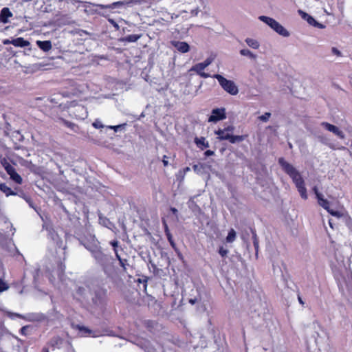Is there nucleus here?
<instances>
[{
  "label": "nucleus",
  "instance_id": "nucleus-1",
  "mask_svg": "<svg viewBox=\"0 0 352 352\" xmlns=\"http://www.w3.org/2000/svg\"><path fill=\"white\" fill-rule=\"evenodd\" d=\"M278 162L283 170L292 179L301 198L304 200H307L308 195L305 187V182L300 173L293 165L287 162L284 157H280Z\"/></svg>",
  "mask_w": 352,
  "mask_h": 352
},
{
  "label": "nucleus",
  "instance_id": "nucleus-2",
  "mask_svg": "<svg viewBox=\"0 0 352 352\" xmlns=\"http://www.w3.org/2000/svg\"><path fill=\"white\" fill-rule=\"evenodd\" d=\"M234 126L233 125H228L223 129H219L214 131V134L217 135V139L219 141L228 140L231 144H236L243 142L248 138V135H233Z\"/></svg>",
  "mask_w": 352,
  "mask_h": 352
},
{
  "label": "nucleus",
  "instance_id": "nucleus-3",
  "mask_svg": "<svg viewBox=\"0 0 352 352\" xmlns=\"http://www.w3.org/2000/svg\"><path fill=\"white\" fill-rule=\"evenodd\" d=\"M258 19L268 25L278 34L285 37H288L289 36V32L281 24H280L273 18L262 15L258 17Z\"/></svg>",
  "mask_w": 352,
  "mask_h": 352
},
{
  "label": "nucleus",
  "instance_id": "nucleus-4",
  "mask_svg": "<svg viewBox=\"0 0 352 352\" xmlns=\"http://www.w3.org/2000/svg\"><path fill=\"white\" fill-rule=\"evenodd\" d=\"M213 77L218 80L223 90L230 95L235 96L239 93L238 87L234 81L228 80L220 74H215Z\"/></svg>",
  "mask_w": 352,
  "mask_h": 352
},
{
  "label": "nucleus",
  "instance_id": "nucleus-5",
  "mask_svg": "<svg viewBox=\"0 0 352 352\" xmlns=\"http://www.w3.org/2000/svg\"><path fill=\"white\" fill-rule=\"evenodd\" d=\"M0 162L12 181L17 184H21L23 183L22 177L16 173L14 167L10 164L8 159L3 157L1 159Z\"/></svg>",
  "mask_w": 352,
  "mask_h": 352
},
{
  "label": "nucleus",
  "instance_id": "nucleus-6",
  "mask_svg": "<svg viewBox=\"0 0 352 352\" xmlns=\"http://www.w3.org/2000/svg\"><path fill=\"white\" fill-rule=\"evenodd\" d=\"M107 299V291L100 286H97L94 289V296L92 302L96 307H104L106 305Z\"/></svg>",
  "mask_w": 352,
  "mask_h": 352
},
{
  "label": "nucleus",
  "instance_id": "nucleus-7",
  "mask_svg": "<svg viewBox=\"0 0 352 352\" xmlns=\"http://www.w3.org/2000/svg\"><path fill=\"white\" fill-rule=\"evenodd\" d=\"M212 60L210 58H208L204 62L197 63L193 65L190 68V72L193 71L201 77L207 78L210 77V75L209 74L204 72V70L212 63Z\"/></svg>",
  "mask_w": 352,
  "mask_h": 352
},
{
  "label": "nucleus",
  "instance_id": "nucleus-8",
  "mask_svg": "<svg viewBox=\"0 0 352 352\" xmlns=\"http://www.w3.org/2000/svg\"><path fill=\"white\" fill-rule=\"evenodd\" d=\"M86 249H87L91 254V256L100 265H104L107 259V256L101 250L100 248L97 245L89 246L84 245Z\"/></svg>",
  "mask_w": 352,
  "mask_h": 352
},
{
  "label": "nucleus",
  "instance_id": "nucleus-9",
  "mask_svg": "<svg viewBox=\"0 0 352 352\" xmlns=\"http://www.w3.org/2000/svg\"><path fill=\"white\" fill-rule=\"evenodd\" d=\"M65 252H63V257L56 261L54 266L52 267V274H55L58 278H62L65 271Z\"/></svg>",
  "mask_w": 352,
  "mask_h": 352
},
{
  "label": "nucleus",
  "instance_id": "nucleus-10",
  "mask_svg": "<svg viewBox=\"0 0 352 352\" xmlns=\"http://www.w3.org/2000/svg\"><path fill=\"white\" fill-rule=\"evenodd\" d=\"M226 118V109L223 107L213 109L208 119V122L216 123Z\"/></svg>",
  "mask_w": 352,
  "mask_h": 352
},
{
  "label": "nucleus",
  "instance_id": "nucleus-11",
  "mask_svg": "<svg viewBox=\"0 0 352 352\" xmlns=\"http://www.w3.org/2000/svg\"><path fill=\"white\" fill-rule=\"evenodd\" d=\"M318 204L322 207L324 210H326L332 216L336 217H340L341 214L338 211L333 210L330 208V203L329 201L324 199L323 197V195H322V197H320V195L318 196Z\"/></svg>",
  "mask_w": 352,
  "mask_h": 352
},
{
  "label": "nucleus",
  "instance_id": "nucleus-12",
  "mask_svg": "<svg viewBox=\"0 0 352 352\" xmlns=\"http://www.w3.org/2000/svg\"><path fill=\"white\" fill-rule=\"evenodd\" d=\"M320 125L327 131L333 133L335 135H336L340 139H344L345 135L338 126L331 124L327 122H322Z\"/></svg>",
  "mask_w": 352,
  "mask_h": 352
},
{
  "label": "nucleus",
  "instance_id": "nucleus-13",
  "mask_svg": "<svg viewBox=\"0 0 352 352\" xmlns=\"http://www.w3.org/2000/svg\"><path fill=\"white\" fill-rule=\"evenodd\" d=\"M50 238L56 243L58 248L62 249L65 251L66 246L63 245V241L58 236V234L54 230H50L49 233Z\"/></svg>",
  "mask_w": 352,
  "mask_h": 352
},
{
  "label": "nucleus",
  "instance_id": "nucleus-14",
  "mask_svg": "<svg viewBox=\"0 0 352 352\" xmlns=\"http://www.w3.org/2000/svg\"><path fill=\"white\" fill-rule=\"evenodd\" d=\"M72 327L74 329L78 330L80 337L89 336L92 334L93 331L87 327L80 324H72Z\"/></svg>",
  "mask_w": 352,
  "mask_h": 352
},
{
  "label": "nucleus",
  "instance_id": "nucleus-15",
  "mask_svg": "<svg viewBox=\"0 0 352 352\" xmlns=\"http://www.w3.org/2000/svg\"><path fill=\"white\" fill-rule=\"evenodd\" d=\"M12 13L8 8H3L0 12V22L2 23H8L9 18L12 16Z\"/></svg>",
  "mask_w": 352,
  "mask_h": 352
},
{
  "label": "nucleus",
  "instance_id": "nucleus-16",
  "mask_svg": "<svg viewBox=\"0 0 352 352\" xmlns=\"http://www.w3.org/2000/svg\"><path fill=\"white\" fill-rule=\"evenodd\" d=\"M54 120H60L65 126L70 129L72 131L75 133H78L79 131V127L76 124L69 122L61 117H56V118H54Z\"/></svg>",
  "mask_w": 352,
  "mask_h": 352
},
{
  "label": "nucleus",
  "instance_id": "nucleus-17",
  "mask_svg": "<svg viewBox=\"0 0 352 352\" xmlns=\"http://www.w3.org/2000/svg\"><path fill=\"white\" fill-rule=\"evenodd\" d=\"M172 45L182 53H186L190 50V46L186 42L173 41Z\"/></svg>",
  "mask_w": 352,
  "mask_h": 352
},
{
  "label": "nucleus",
  "instance_id": "nucleus-18",
  "mask_svg": "<svg viewBox=\"0 0 352 352\" xmlns=\"http://www.w3.org/2000/svg\"><path fill=\"white\" fill-rule=\"evenodd\" d=\"M4 268L3 264L0 261V293L7 290L9 288L8 285L3 280Z\"/></svg>",
  "mask_w": 352,
  "mask_h": 352
},
{
  "label": "nucleus",
  "instance_id": "nucleus-19",
  "mask_svg": "<svg viewBox=\"0 0 352 352\" xmlns=\"http://www.w3.org/2000/svg\"><path fill=\"white\" fill-rule=\"evenodd\" d=\"M10 43L15 47H28L30 45V42L28 41L25 40L22 37H19L11 40Z\"/></svg>",
  "mask_w": 352,
  "mask_h": 352
},
{
  "label": "nucleus",
  "instance_id": "nucleus-20",
  "mask_svg": "<svg viewBox=\"0 0 352 352\" xmlns=\"http://www.w3.org/2000/svg\"><path fill=\"white\" fill-rule=\"evenodd\" d=\"M36 43L39 48L44 52H48L52 49V43L50 41H38Z\"/></svg>",
  "mask_w": 352,
  "mask_h": 352
},
{
  "label": "nucleus",
  "instance_id": "nucleus-21",
  "mask_svg": "<svg viewBox=\"0 0 352 352\" xmlns=\"http://www.w3.org/2000/svg\"><path fill=\"white\" fill-rule=\"evenodd\" d=\"M195 143L197 144L198 147L201 148V149L209 147L208 142L206 141V138L204 137L195 138Z\"/></svg>",
  "mask_w": 352,
  "mask_h": 352
},
{
  "label": "nucleus",
  "instance_id": "nucleus-22",
  "mask_svg": "<svg viewBox=\"0 0 352 352\" xmlns=\"http://www.w3.org/2000/svg\"><path fill=\"white\" fill-rule=\"evenodd\" d=\"M141 34H130L120 38L122 42L134 43L136 42L140 37Z\"/></svg>",
  "mask_w": 352,
  "mask_h": 352
},
{
  "label": "nucleus",
  "instance_id": "nucleus-23",
  "mask_svg": "<svg viewBox=\"0 0 352 352\" xmlns=\"http://www.w3.org/2000/svg\"><path fill=\"white\" fill-rule=\"evenodd\" d=\"M0 190L3 192L7 197L10 195H16V193L14 192L10 187L6 184L2 183L0 184Z\"/></svg>",
  "mask_w": 352,
  "mask_h": 352
},
{
  "label": "nucleus",
  "instance_id": "nucleus-24",
  "mask_svg": "<svg viewBox=\"0 0 352 352\" xmlns=\"http://www.w3.org/2000/svg\"><path fill=\"white\" fill-rule=\"evenodd\" d=\"M245 41L249 47L253 49H258L260 46L259 43L253 38H247Z\"/></svg>",
  "mask_w": 352,
  "mask_h": 352
},
{
  "label": "nucleus",
  "instance_id": "nucleus-25",
  "mask_svg": "<svg viewBox=\"0 0 352 352\" xmlns=\"http://www.w3.org/2000/svg\"><path fill=\"white\" fill-rule=\"evenodd\" d=\"M236 238V234L234 229H230L228 236L226 238V243H232Z\"/></svg>",
  "mask_w": 352,
  "mask_h": 352
},
{
  "label": "nucleus",
  "instance_id": "nucleus-26",
  "mask_svg": "<svg viewBox=\"0 0 352 352\" xmlns=\"http://www.w3.org/2000/svg\"><path fill=\"white\" fill-rule=\"evenodd\" d=\"M166 238L170 245V246L174 249L175 251L177 252L178 249L177 248L176 243L174 241L173 237L171 233H166Z\"/></svg>",
  "mask_w": 352,
  "mask_h": 352
},
{
  "label": "nucleus",
  "instance_id": "nucleus-27",
  "mask_svg": "<svg viewBox=\"0 0 352 352\" xmlns=\"http://www.w3.org/2000/svg\"><path fill=\"white\" fill-rule=\"evenodd\" d=\"M304 14H305V19H306V20L309 24L314 25V26L318 27L319 23L315 20V19L314 17H312L311 16H310L307 14H305V13Z\"/></svg>",
  "mask_w": 352,
  "mask_h": 352
},
{
  "label": "nucleus",
  "instance_id": "nucleus-28",
  "mask_svg": "<svg viewBox=\"0 0 352 352\" xmlns=\"http://www.w3.org/2000/svg\"><path fill=\"white\" fill-rule=\"evenodd\" d=\"M116 257L118 260L120 265L122 267L123 270L126 271V266L128 265L127 259L121 258V256L119 254H117V256H116Z\"/></svg>",
  "mask_w": 352,
  "mask_h": 352
},
{
  "label": "nucleus",
  "instance_id": "nucleus-29",
  "mask_svg": "<svg viewBox=\"0 0 352 352\" xmlns=\"http://www.w3.org/2000/svg\"><path fill=\"white\" fill-rule=\"evenodd\" d=\"M240 54L242 56H249L252 59L256 58V55L248 49H243L240 50Z\"/></svg>",
  "mask_w": 352,
  "mask_h": 352
},
{
  "label": "nucleus",
  "instance_id": "nucleus-30",
  "mask_svg": "<svg viewBox=\"0 0 352 352\" xmlns=\"http://www.w3.org/2000/svg\"><path fill=\"white\" fill-rule=\"evenodd\" d=\"M252 240H253V245L255 248L256 252H258V239L255 230H252Z\"/></svg>",
  "mask_w": 352,
  "mask_h": 352
},
{
  "label": "nucleus",
  "instance_id": "nucleus-31",
  "mask_svg": "<svg viewBox=\"0 0 352 352\" xmlns=\"http://www.w3.org/2000/svg\"><path fill=\"white\" fill-rule=\"evenodd\" d=\"M110 244L113 247L115 255L117 256V254H119L118 252L119 242L117 240H113L110 241Z\"/></svg>",
  "mask_w": 352,
  "mask_h": 352
},
{
  "label": "nucleus",
  "instance_id": "nucleus-32",
  "mask_svg": "<svg viewBox=\"0 0 352 352\" xmlns=\"http://www.w3.org/2000/svg\"><path fill=\"white\" fill-rule=\"evenodd\" d=\"M76 296L82 298L85 295V289L82 287H78L76 291Z\"/></svg>",
  "mask_w": 352,
  "mask_h": 352
},
{
  "label": "nucleus",
  "instance_id": "nucleus-33",
  "mask_svg": "<svg viewBox=\"0 0 352 352\" xmlns=\"http://www.w3.org/2000/svg\"><path fill=\"white\" fill-rule=\"evenodd\" d=\"M126 124L124 123L122 124H118L116 126H109L108 128L113 129L115 132H117L120 129H124Z\"/></svg>",
  "mask_w": 352,
  "mask_h": 352
},
{
  "label": "nucleus",
  "instance_id": "nucleus-34",
  "mask_svg": "<svg viewBox=\"0 0 352 352\" xmlns=\"http://www.w3.org/2000/svg\"><path fill=\"white\" fill-rule=\"evenodd\" d=\"M218 252L222 257H226L228 253V250L223 246H220Z\"/></svg>",
  "mask_w": 352,
  "mask_h": 352
},
{
  "label": "nucleus",
  "instance_id": "nucleus-35",
  "mask_svg": "<svg viewBox=\"0 0 352 352\" xmlns=\"http://www.w3.org/2000/svg\"><path fill=\"white\" fill-rule=\"evenodd\" d=\"M271 116V113L270 112H266L265 114L261 116L258 118L260 120L263 122H267Z\"/></svg>",
  "mask_w": 352,
  "mask_h": 352
},
{
  "label": "nucleus",
  "instance_id": "nucleus-36",
  "mask_svg": "<svg viewBox=\"0 0 352 352\" xmlns=\"http://www.w3.org/2000/svg\"><path fill=\"white\" fill-rule=\"evenodd\" d=\"M124 4V3L123 1H117V2L113 3L111 5L107 6L106 7L109 8H114L117 6H122Z\"/></svg>",
  "mask_w": 352,
  "mask_h": 352
},
{
  "label": "nucleus",
  "instance_id": "nucleus-37",
  "mask_svg": "<svg viewBox=\"0 0 352 352\" xmlns=\"http://www.w3.org/2000/svg\"><path fill=\"white\" fill-rule=\"evenodd\" d=\"M331 52H332V53L333 54L336 55L337 56H342L341 52L338 49L335 47H333L331 48Z\"/></svg>",
  "mask_w": 352,
  "mask_h": 352
},
{
  "label": "nucleus",
  "instance_id": "nucleus-38",
  "mask_svg": "<svg viewBox=\"0 0 352 352\" xmlns=\"http://www.w3.org/2000/svg\"><path fill=\"white\" fill-rule=\"evenodd\" d=\"M93 126L95 128V129H102L104 127L103 124L100 122H94L93 124H92Z\"/></svg>",
  "mask_w": 352,
  "mask_h": 352
},
{
  "label": "nucleus",
  "instance_id": "nucleus-39",
  "mask_svg": "<svg viewBox=\"0 0 352 352\" xmlns=\"http://www.w3.org/2000/svg\"><path fill=\"white\" fill-rule=\"evenodd\" d=\"M28 326H23L20 329V333L23 336L27 335V329H28Z\"/></svg>",
  "mask_w": 352,
  "mask_h": 352
},
{
  "label": "nucleus",
  "instance_id": "nucleus-40",
  "mask_svg": "<svg viewBox=\"0 0 352 352\" xmlns=\"http://www.w3.org/2000/svg\"><path fill=\"white\" fill-rule=\"evenodd\" d=\"M200 168H203L202 164H194L192 166L193 170L197 173H198L199 171Z\"/></svg>",
  "mask_w": 352,
  "mask_h": 352
},
{
  "label": "nucleus",
  "instance_id": "nucleus-41",
  "mask_svg": "<svg viewBox=\"0 0 352 352\" xmlns=\"http://www.w3.org/2000/svg\"><path fill=\"white\" fill-rule=\"evenodd\" d=\"M313 191L314 194L316 195V199H318V196L320 195V197H322V194L318 191V189L316 186H314L313 188Z\"/></svg>",
  "mask_w": 352,
  "mask_h": 352
},
{
  "label": "nucleus",
  "instance_id": "nucleus-42",
  "mask_svg": "<svg viewBox=\"0 0 352 352\" xmlns=\"http://www.w3.org/2000/svg\"><path fill=\"white\" fill-rule=\"evenodd\" d=\"M167 159H168V157L166 155L163 156L162 163L164 166H167L168 165V162Z\"/></svg>",
  "mask_w": 352,
  "mask_h": 352
},
{
  "label": "nucleus",
  "instance_id": "nucleus-43",
  "mask_svg": "<svg viewBox=\"0 0 352 352\" xmlns=\"http://www.w3.org/2000/svg\"><path fill=\"white\" fill-rule=\"evenodd\" d=\"M204 154H205L206 156H211V155H213L214 154V152L213 151H211V150H207L205 152Z\"/></svg>",
  "mask_w": 352,
  "mask_h": 352
},
{
  "label": "nucleus",
  "instance_id": "nucleus-44",
  "mask_svg": "<svg viewBox=\"0 0 352 352\" xmlns=\"http://www.w3.org/2000/svg\"><path fill=\"white\" fill-rule=\"evenodd\" d=\"M170 211H171V212H173V214H174L175 215H177L178 210H177V209H176L175 208L171 207V208H170Z\"/></svg>",
  "mask_w": 352,
  "mask_h": 352
},
{
  "label": "nucleus",
  "instance_id": "nucleus-45",
  "mask_svg": "<svg viewBox=\"0 0 352 352\" xmlns=\"http://www.w3.org/2000/svg\"><path fill=\"white\" fill-rule=\"evenodd\" d=\"M298 302L300 305H304L305 302L304 301L302 300L301 296H300V294L298 295Z\"/></svg>",
  "mask_w": 352,
  "mask_h": 352
},
{
  "label": "nucleus",
  "instance_id": "nucleus-46",
  "mask_svg": "<svg viewBox=\"0 0 352 352\" xmlns=\"http://www.w3.org/2000/svg\"><path fill=\"white\" fill-rule=\"evenodd\" d=\"M164 232H165V234H166V233H170L169 229H168V226L165 223V226H164Z\"/></svg>",
  "mask_w": 352,
  "mask_h": 352
},
{
  "label": "nucleus",
  "instance_id": "nucleus-47",
  "mask_svg": "<svg viewBox=\"0 0 352 352\" xmlns=\"http://www.w3.org/2000/svg\"><path fill=\"white\" fill-rule=\"evenodd\" d=\"M197 302V299L196 298H194V299H190L189 300V302L191 304V305H194Z\"/></svg>",
  "mask_w": 352,
  "mask_h": 352
},
{
  "label": "nucleus",
  "instance_id": "nucleus-48",
  "mask_svg": "<svg viewBox=\"0 0 352 352\" xmlns=\"http://www.w3.org/2000/svg\"><path fill=\"white\" fill-rule=\"evenodd\" d=\"M78 111H85V108H84V107H82V106H79V107H78Z\"/></svg>",
  "mask_w": 352,
  "mask_h": 352
},
{
  "label": "nucleus",
  "instance_id": "nucleus-49",
  "mask_svg": "<svg viewBox=\"0 0 352 352\" xmlns=\"http://www.w3.org/2000/svg\"><path fill=\"white\" fill-rule=\"evenodd\" d=\"M3 44H5V45L11 44L10 41L8 39H6V40L3 41Z\"/></svg>",
  "mask_w": 352,
  "mask_h": 352
},
{
  "label": "nucleus",
  "instance_id": "nucleus-50",
  "mask_svg": "<svg viewBox=\"0 0 352 352\" xmlns=\"http://www.w3.org/2000/svg\"><path fill=\"white\" fill-rule=\"evenodd\" d=\"M190 168L189 167H186L184 168V173H186V172H188L190 171Z\"/></svg>",
  "mask_w": 352,
  "mask_h": 352
},
{
  "label": "nucleus",
  "instance_id": "nucleus-51",
  "mask_svg": "<svg viewBox=\"0 0 352 352\" xmlns=\"http://www.w3.org/2000/svg\"><path fill=\"white\" fill-rule=\"evenodd\" d=\"M109 22L114 25V26L118 27V25L114 22L113 20L109 19Z\"/></svg>",
  "mask_w": 352,
  "mask_h": 352
},
{
  "label": "nucleus",
  "instance_id": "nucleus-52",
  "mask_svg": "<svg viewBox=\"0 0 352 352\" xmlns=\"http://www.w3.org/2000/svg\"><path fill=\"white\" fill-rule=\"evenodd\" d=\"M42 352H49V350L46 347H44L43 349H42Z\"/></svg>",
  "mask_w": 352,
  "mask_h": 352
},
{
  "label": "nucleus",
  "instance_id": "nucleus-53",
  "mask_svg": "<svg viewBox=\"0 0 352 352\" xmlns=\"http://www.w3.org/2000/svg\"><path fill=\"white\" fill-rule=\"evenodd\" d=\"M329 226H330L331 228H333V226H332V225H331V221H329Z\"/></svg>",
  "mask_w": 352,
  "mask_h": 352
}]
</instances>
